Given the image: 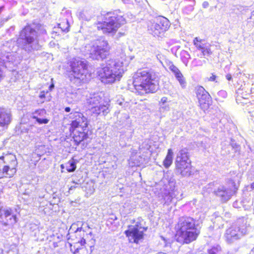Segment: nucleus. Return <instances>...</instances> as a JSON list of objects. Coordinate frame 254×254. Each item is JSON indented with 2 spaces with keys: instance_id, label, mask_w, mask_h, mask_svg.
<instances>
[{
  "instance_id": "1",
  "label": "nucleus",
  "mask_w": 254,
  "mask_h": 254,
  "mask_svg": "<svg viewBox=\"0 0 254 254\" xmlns=\"http://www.w3.org/2000/svg\"><path fill=\"white\" fill-rule=\"evenodd\" d=\"M47 35L45 27L38 25L35 29L30 26L23 28L17 39V44L22 49L28 53L38 51L41 47V42Z\"/></svg>"
},
{
  "instance_id": "2",
  "label": "nucleus",
  "mask_w": 254,
  "mask_h": 254,
  "mask_svg": "<svg viewBox=\"0 0 254 254\" xmlns=\"http://www.w3.org/2000/svg\"><path fill=\"white\" fill-rule=\"evenodd\" d=\"M124 71L123 60L111 59L106 61L105 66L97 69V74L103 83L112 84L121 79Z\"/></svg>"
},
{
  "instance_id": "3",
  "label": "nucleus",
  "mask_w": 254,
  "mask_h": 254,
  "mask_svg": "<svg viewBox=\"0 0 254 254\" xmlns=\"http://www.w3.org/2000/svg\"><path fill=\"white\" fill-rule=\"evenodd\" d=\"M133 86L140 95L155 92L158 88L156 74L148 69H139L133 76Z\"/></svg>"
},
{
  "instance_id": "4",
  "label": "nucleus",
  "mask_w": 254,
  "mask_h": 254,
  "mask_svg": "<svg viewBox=\"0 0 254 254\" xmlns=\"http://www.w3.org/2000/svg\"><path fill=\"white\" fill-rule=\"evenodd\" d=\"M196 226L195 220L191 217L180 218L176 234L177 241L189 244L195 240L199 234Z\"/></svg>"
},
{
  "instance_id": "5",
  "label": "nucleus",
  "mask_w": 254,
  "mask_h": 254,
  "mask_svg": "<svg viewBox=\"0 0 254 254\" xmlns=\"http://www.w3.org/2000/svg\"><path fill=\"white\" fill-rule=\"evenodd\" d=\"M110 47L107 40L100 39L87 44L83 50L85 56L95 60H103L109 54Z\"/></svg>"
},
{
  "instance_id": "6",
  "label": "nucleus",
  "mask_w": 254,
  "mask_h": 254,
  "mask_svg": "<svg viewBox=\"0 0 254 254\" xmlns=\"http://www.w3.org/2000/svg\"><path fill=\"white\" fill-rule=\"evenodd\" d=\"M70 70L68 77L71 82L79 85L81 82L86 81L88 74L87 62L84 59L79 58L72 59L69 63Z\"/></svg>"
},
{
  "instance_id": "7",
  "label": "nucleus",
  "mask_w": 254,
  "mask_h": 254,
  "mask_svg": "<svg viewBox=\"0 0 254 254\" xmlns=\"http://www.w3.org/2000/svg\"><path fill=\"white\" fill-rule=\"evenodd\" d=\"M126 23V19L122 15L113 14L106 18L103 22L97 23L96 27L106 34L113 35L121 25Z\"/></svg>"
},
{
  "instance_id": "8",
  "label": "nucleus",
  "mask_w": 254,
  "mask_h": 254,
  "mask_svg": "<svg viewBox=\"0 0 254 254\" xmlns=\"http://www.w3.org/2000/svg\"><path fill=\"white\" fill-rule=\"evenodd\" d=\"M17 162L15 156L11 153L0 157V179L11 178L15 174Z\"/></svg>"
},
{
  "instance_id": "9",
  "label": "nucleus",
  "mask_w": 254,
  "mask_h": 254,
  "mask_svg": "<svg viewBox=\"0 0 254 254\" xmlns=\"http://www.w3.org/2000/svg\"><path fill=\"white\" fill-rule=\"evenodd\" d=\"M246 221L244 218L238 219L230 228L227 229L225 234L226 241L231 244L241 239L247 234Z\"/></svg>"
},
{
  "instance_id": "10",
  "label": "nucleus",
  "mask_w": 254,
  "mask_h": 254,
  "mask_svg": "<svg viewBox=\"0 0 254 254\" xmlns=\"http://www.w3.org/2000/svg\"><path fill=\"white\" fill-rule=\"evenodd\" d=\"M78 226V224H73L69 230L70 233H72V231L76 229L74 234L70 236L71 238L68 239L70 251L73 254H88V252L84 246L85 240L81 237H76L77 233L80 232L82 229V227L76 228Z\"/></svg>"
},
{
  "instance_id": "11",
  "label": "nucleus",
  "mask_w": 254,
  "mask_h": 254,
  "mask_svg": "<svg viewBox=\"0 0 254 254\" xmlns=\"http://www.w3.org/2000/svg\"><path fill=\"white\" fill-rule=\"evenodd\" d=\"M190 160L186 149H182L177 154L175 161L177 173L183 176H189L191 173Z\"/></svg>"
},
{
  "instance_id": "12",
  "label": "nucleus",
  "mask_w": 254,
  "mask_h": 254,
  "mask_svg": "<svg viewBox=\"0 0 254 254\" xmlns=\"http://www.w3.org/2000/svg\"><path fill=\"white\" fill-rule=\"evenodd\" d=\"M10 43L5 42L0 47V80L3 77V69L9 66L10 63H14L17 59L15 53L10 52L9 49Z\"/></svg>"
},
{
  "instance_id": "13",
  "label": "nucleus",
  "mask_w": 254,
  "mask_h": 254,
  "mask_svg": "<svg viewBox=\"0 0 254 254\" xmlns=\"http://www.w3.org/2000/svg\"><path fill=\"white\" fill-rule=\"evenodd\" d=\"M170 26L169 20L164 16H160L155 21H150L148 24V30L154 36L161 37L168 30Z\"/></svg>"
},
{
  "instance_id": "14",
  "label": "nucleus",
  "mask_w": 254,
  "mask_h": 254,
  "mask_svg": "<svg viewBox=\"0 0 254 254\" xmlns=\"http://www.w3.org/2000/svg\"><path fill=\"white\" fill-rule=\"evenodd\" d=\"M17 222L16 215L12 213L10 209H0V222L8 228H11Z\"/></svg>"
},
{
  "instance_id": "15",
  "label": "nucleus",
  "mask_w": 254,
  "mask_h": 254,
  "mask_svg": "<svg viewBox=\"0 0 254 254\" xmlns=\"http://www.w3.org/2000/svg\"><path fill=\"white\" fill-rule=\"evenodd\" d=\"M69 118L73 120L71 123V128H80L81 129L87 128V119L82 113L79 112H71Z\"/></svg>"
},
{
  "instance_id": "16",
  "label": "nucleus",
  "mask_w": 254,
  "mask_h": 254,
  "mask_svg": "<svg viewBox=\"0 0 254 254\" xmlns=\"http://www.w3.org/2000/svg\"><path fill=\"white\" fill-rule=\"evenodd\" d=\"M196 94L198 100L200 107L205 110L208 107L210 96L202 86H198L196 89Z\"/></svg>"
},
{
  "instance_id": "17",
  "label": "nucleus",
  "mask_w": 254,
  "mask_h": 254,
  "mask_svg": "<svg viewBox=\"0 0 254 254\" xmlns=\"http://www.w3.org/2000/svg\"><path fill=\"white\" fill-rule=\"evenodd\" d=\"M125 233L130 243H137L143 236V231H139L136 226H129L128 229L125 231Z\"/></svg>"
},
{
  "instance_id": "18",
  "label": "nucleus",
  "mask_w": 254,
  "mask_h": 254,
  "mask_svg": "<svg viewBox=\"0 0 254 254\" xmlns=\"http://www.w3.org/2000/svg\"><path fill=\"white\" fill-rule=\"evenodd\" d=\"M11 115L7 109L0 107V131L6 127L11 122Z\"/></svg>"
},
{
  "instance_id": "19",
  "label": "nucleus",
  "mask_w": 254,
  "mask_h": 254,
  "mask_svg": "<svg viewBox=\"0 0 254 254\" xmlns=\"http://www.w3.org/2000/svg\"><path fill=\"white\" fill-rule=\"evenodd\" d=\"M216 195L219 196L223 201L228 200L235 193V191L231 189H226L224 186H219L216 190L214 191Z\"/></svg>"
},
{
  "instance_id": "20",
  "label": "nucleus",
  "mask_w": 254,
  "mask_h": 254,
  "mask_svg": "<svg viewBox=\"0 0 254 254\" xmlns=\"http://www.w3.org/2000/svg\"><path fill=\"white\" fill-rule=\"evenodd\" d=\"M73 132V139L76 145H78L82 141L87 137L86 132L87 128L81 129L80 128H71Z\"/></svg>"
},
{
  "instance_id": "21",
  "label": "nucleus",
  "mask_w": 254,
  "mask_h": 254,
  "mask_svg": "<svg viewBox=\"0 0 254 254\" xmlns=\"http://www.w3.org/2000/svg\"><path fill=\"white\" fill-rule=\"evenodd\" d=\"M101 100V97L98 93L90 94L89 96L87 98V103L94 108V106H96Z\"/></svg>"
},
{
  "instance_id": "22",
  "label": "nucleus",
  "mask_w": 254,
  "mask_h": 254,
  "mask_svg": "<svg viewBox=\"0 0 254 254\" xmlns=\"http://www.w3.org/2000/svg\"><path fill=\"white\" fill-rule=\"evenodd\" d=\"M91 110L94 114L99 115L102 113L105 115L108 113V107L107 105H97L96 106H94V108H92Z\"/></svg>"
},
{
  "instance_id": "23",
  "label": "nucleus",
  "mask_w": 254,
  "mask_h": 254,
  "mask_svg": "<svg viewBox=\"0 0 254 254\" xmlns=\"http://www.w3.org/2000/svg\"><path fill=\"white\" fill-rule=\"evenodd\" d=\"M173 152L171 149L168 150L167 154L163 161V165L166 168H168L172 164Z\"/></svg>"
},
{
  "instance_id": "24",
  "label": "nucleus",
  "mask_w": 254,
  "mask_h": 254,
  "mask_svg": "<svg viewBox=\"0 0 254 254\" xmlns=\"http://www.w3.org/2000/svg\"><path fill=\"white\" fill-rule=\"evenodd\" d=\"M176 194L175 191H172L165 195L164 200V203L167 205H170L171 203L176 202V199L175 198Z\"/></svg>"
},
{
  "instance_id": "25",
  "label": "nucleus",
  "mask_w": 254,
  "mask_h": 254,
  "mask_svg": "<svg viewBox=\"0 0 254 254\" xmlns=\"http://www.w3.org/2000/svg\"><path fill=\"white\" fill-rule=\"evenodd\" d=\"M237 96L236 98V100L237 102L241 101V99H247L248 98V96H249V93H247V92H243V89L239 88L236 91Z\"/></svg>"
},
{
  "instance_id": "26",
  "label": "nucleus",
  "mask_w": 254,
  "mask_h": 254,
  "mask_svg": "<svg viewBox=\"0 0 254 254\" xmlns=\"http://www.w3.org/2000/svg\"><path fill=\"white\" fill-rule=\"evenodd\" d=\"M176 78L177 79L178 82H179L180 85L182 88H185L187 85V82L186 81V80L182 74V73L181 72V71H179L177 73H176L174 74Z\"/></svg>"
},
{
  "instance_id": "27",
  "label": "nucleus",
  "mask_w": 254,
  "mask_h": 254,
  "mask_svg": "<svg viewBox=\"0 0 254 254\" xmlns=\"http://www.w3.org/2000/svg\"><path fill=\"white\" fill-rule=\"evenodd\" d=\"M206 44L204 43L203 40L200 39L198 37H195L193 39V44L198 50L201 51Z\"/></svg>"
},
{
  "instance_id": "28",
  "label": "nucleus",
  "mask_w": 254,
  "mask_h": 254,
  "mask_svg": "<svg viewBox=\"0 0 254 254\" xmlns=\"http://www.w3.org/2000/svg\"><path fill=\"white\" fill-rule=\"evenodd\" d=\"M65 168L68 172H72L76 168V162L73 159L70 160L66 164Z\"/></svg>"
},
{
  "instance_id": "29",
  "label": "nucleus",
  "mask_w": 254,
  "mask_h": 254,
  "mask_svg": "<svg viewBox=\"0 0 254 254\" xmlns=\"http://www.w3.org/2000/svg\"><path fill=\"white\" fill-rule=\"evenodd\" d=\"M59 27L64 31L67 32L69 31V24L67 19H64L63 21L59 23Z\"/></svg>"
},
{
  "instance_id": "30",
  "label": "nucleus",
  "mask_w": 254,
  "mask_h": 254,
  "mask_svg": "<svg viewBox=\"0 0 254 254\" xmlns=\"http://www.w3.org/2000/svg\"><path fill=\"white\" fill-rule=\"evenodd\" d=\"M32 118L35 119L36 122L39 124H47L49 123V120L46 118H43V117H39L38 116L32 115Z\"/></svg>"
},
{
  "instance_id": "31",
  "label": "nucleus",
  "mask_w": 254,
  "mask_h": 254,
  "mask_svg": "<svg viewBox=\"0 0 254 254\" xmlns=\"http://www.w3.org/2000/svg\"><path fill=\"white\" fill-rule=\"evenodd\" d=\"M201 51L203 56L210 55L212 54V52L210 49V46L208 44H206Z\"/></svg>"
},
{
  "instance_id": "32",
  "label": "nucleus",
  "mask_w": 254,
  "mask_h": 254,
  "mask_svg": "<svg viewBox=\"0 0 254 254\" xmlns=\"http://www.w3.org/2000/svg\"><path fill=\"white\" fill-rule=\"evenodd\" d=\"M46 114V110L44 109H39L35 111L34 113H33L32 115L38 116V117H44L45 115Z\"/></svg>"
},
{
  "instance_id": "33",
  "label": "nucleus",
  "mask_w": 254,
  "mask_h": 254,
  "mask_svg": "<svg viewBox=\"0 0 254 254\" xmlns=\"http://www.w3.org/2000/svg\"><path fill=\"white\" fill-rule=\"evenodd\" d=\"M168 68L169 70L172 71V72L175 74L176 73H177L180 70L179 69V68L176 66L175 65H174L172 63H170L168 65Z\"/></svg>"
},
{
  "instance_id": "34",
  "label": "nucleus",
  "mask_w": 254,
  "mask_h": 254,
  "mask_svg": "<svg viewBox=\"0 0 254 254\" xmlns=\"http://www.w3.org/2000/svg\"><path fill=\"white\" fill-rule=\"evenodd\" d=\"M221 250V248L219 246L213 247L208 251V254H217V253Z\"/></svg>"
},
{
  "instance_id": "35",
  "label": "nucleus",
  "mask_w": 254,
  "mask_h": 254,
  "mask_svg": "<svg viewBox=\"0 0 254 254\" xmlns=\"http://www.w3.org/2000/svg\"><path fill=\"white\" fill-rule=\"evenodd\" d=\"M218 96L222 98H225L227 96V93L225 90H220L217 93Z\"/></svg>"
},
{
  "instance_id": "36",
  "label": "nucleus",
  "mask_w": 254,
  "mask_h": 254,
  "mask_svg": "<svg viewBox=\"0 0 254 254\" xmlns=\"http://www.w3.org/2000/svg\"><path fill=\"white\" fill-rule=\"evenodd\" d=\"M133 163L135 166H139L142 163V158L139 156V159L136 160V161L133 162Z\"/></svg>"
},
{
  "instance_id": "37",
  "label": "nucleus",
  "mask_w": 254,
  "mask_h": 254,
  "mask_svg": "<svg viewBox=\"0 0 254 254\" xmlns=\"http://www.w3.org/2000/svg\"><path fill=\"white\" fill-rule=\"evenodd\" d=\"M231 145L233 148L235 149L236 151L239 149V146L234 142H232L231 143Z\"/></svg>"
},
{
  "instance_id": "38",
  "label": "nucleus",
  "mask_w": 254,
  "mask_h": 254,
  "mask_svg": "<svg viewBox=\"0 0 254 254\" xmlns=\"http://www.w3.org/2000/svg\"><path fill=\"white\" fill-rule=\"evenodd\" d=\"M216 76L214 74H212V75L208 79L209 81H215L216 80Z\"/></svg>"
},
{
  "instance_id": "39",
  "label": "nucleus",
  "mask_w": 254,
  "mask_h": 254,
  "mask_svg": "<svg viewBox=\"0 0 254 254\" xmlns=\"http://www.w3.org/2000/svg\"><path fill=\"white\" fill-rule=\"evenodd\" d=\"M167 98L165 97H163L161 99L160 103L164 105L165 103L167 102Z\"/></svg>"
},
{
  "instance_id": "40",
  "label": "nucleus",
  "mask_w": 254,
  "mask_h": 254,
  "mask_svg": "<svg viewBox=\"0 0 254 254\" xmlns=\"http://www.w3.org/2000/svg\"><path fill=\"white\" fill-rule=\"evenodd\" d=\"M39 97L41 99H43L45 98V91H41L40 93V95H39Z\"/></svg>"
},
{
  "instance_id": "41",
  "label": "nucleus",
  "mask_w": 254,
  "mask_h": 254,
  "mask_svg": "<svg viewBox=\"0 0 254 254\" xmlns=\"http://www.w3.org/2000/svg\"><path fill=\"white\" fill-rule=\"evenodd\" d=\"M209 6V3L207 1H204L202 3V7L204 8H207Z\"/></svg>"
},
{
  "instance_id": "42",
  "label": "nucleus",
  "mask_w": 254,
  "mask_h": 254,
  "mask_svg": "<svg viewBox=\"0 0 254 254\" xmlns=\"http://www.w3.org/2000/svg\"><path fill=\"white\" fill-rule=\"evenodd\" d=\"M226 77L228 80H230L232 79L231 75L230 74H227Z\"/></svg>"
},
{
  "instance_id": "43",
  "label": "nucleus",
  "mask_w": 254,
  "mask_h": 254,
  "mask_svg": "<svg viewBox=\"0 0 254 254\" xmlns=\"http://www.w3.org/2000/svg\"><path fill=\"white\" fill-rule=\"evenodd\" d=\"M71 110V109L70 107H65V109H64V111L66 112H69Z\"/></svg>"
},
{
  "instance_id": "44",
  "label": "nucleus",
  "mask_w": 254,
  "mask_h": 254,
  "mask_svg": "<svg viewBox=\"0 0 254 254\" xmlns=\"http://www.w3.org/2000/svg\"><path fill=\"white\" fill-rule=\"evenodd\" d=\"M161 109H164L165 110H169V107L168 106H162V105H161Z\"/></svg>"
},
{
  "instance_id": "45",
  "label": "nucleus",
  "mask_w": 254,
  "mask_h": 254,
  "mask_svg": "<svg viewBox=\"0 0 254 254\" xmlns=\"http://www.w3.org/2000/svg\"><path fill=\"white\" fill-rule=\"evenodd\" d=\"M61 169H64V164H62V165H61Z\"/></svg>"
},
{
  "instance_id": "46",
  "label": "nucleus",
  "mask_w": 254,
  "mask_h": 254,
  "mask_svg": "<svg viewBox=\"0 0 254 254\" xmlns=\"http://www.w3.org/2000/svg\"><path fill=\"white\" fill-rule=\"evenodd\" d=\"M130 160H131V161H134V157H133V156H132V157L130 158Z\"/></svg>"
},
{
  "instance_id": "47",
  "label": "nucleus",
  "mask_w": 254,
  "mask_h": 254,
  "mask_svg": "<svg viewBox=\"0 0 254 254\" xmlns=\"http://www.w3.org/2000/svg\"><path fill=\"white\" fill-rule=\"evenodd\" d=\"M251 187L254 189V182L251 184Z\"/></svg>"
},
{
  "instance_id": "48",
  "label": "nucleus",
  "mask_w": 254,
  "mask_h": 254,
  "mask_svg": "<svg viewBox=\"0 0 254 254\" xmlns=\"http://www.w3.org/2000/svg\"><path fill=\"white\" fill-rule=\"evenodd\" d=\"M156 254H164L163 253H157Z\"/></svg>"
},
{
  "instance_id": "49",
  "label": "nucleus",
  "mask_w": 254,
  "mask_h": 254,
  "mask_svg": "<svg viewBox=\"0 0 254 254\" xmlns=\"http://www.w3.org/2000/svg\"><path fill=\"white\" fill-rule=\"evenodd\" d=\"M93 191H94V189H92V190H91L90 193H92V192H93Z\"/></svg>"
},
{
  "instance_id": "50",
  "label": "nucleus",
  "mask_w": 254,
  "mask_h": 254,
  "mask_svg": "<svg viewBox=\"0 0 254 254\" xmlns=\"http://www.w3.org/2000/svg\"><path fill=\"white\" fill-rule=\"evenodd\" d=\"M233 206H234V207H236V203H235H235H233Z\"/></svg>"
},
{
  "instance_id": "51",
  "label": "nucleus",
  "mask_w": 254,
  "mask_h": 254,
  "mask_svg": "<svg viewBox=\"0 0 254 254\" xmlns=\"http://www.w3.org/2000/svg\"><path fill=\"white\" fill-rule=\"evenodd\" d=\"M2 250L1 249H0V254H2Z\"/></svg>"
},
{
  "instance_id": "52",
  "label": "nucleus",
  "mask_w": 254,
  "mask_h": 254,
  "mask_svg": "<svg viewBox=\"0 0 254 254\" xmlns=\"http://www.w3.org/2000/svg\"><path fill=\"white\" fill-rule=\"evenodd\" d=\"M53 86H54V85H50V87L51 88V87H53Z\"/></svg>"
},
{
  "instance_id": "53",
  "label": "nucleus",
  "mask_w": 254,
  "mask_h": 254,
  "mask_svg": "<svg viewBox=\"0 0 254 254\" xmlns=\"http://www.w3.org/2000/svg\"><path fill=\"white\" fill-rule=\"evenodd\" d=\"M159 26H160V27H161L162 24H159Z\"/></svg>"
},
{
  "instance_id": "54",
  "label": "nucleus",
  "mask_w": 254,
  "mask_h": 254,
  "mask_svg": "<svg viewBox=\"0 0 254 254\" xmlns=\"http://www.w3.org/2000/svg\"><path fill=\"white\" fill-rule=\"evenodd\" d=\"M211 186H212V185H211V184L209 185V186H210V187H211Z\"/></svg>"
}]
</instances>
